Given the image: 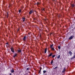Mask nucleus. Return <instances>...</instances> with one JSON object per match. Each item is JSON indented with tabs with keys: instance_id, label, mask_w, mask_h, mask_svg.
<instances>
[{
	"instance_id": "7",
	"label": "nucleus",
	"mask_w": 75,
	"mask_h": 75,
	"mask_svg": "<svg viewBox=\"0 0 75 75\" xmlns=\"http://www.w3.org/2000/svg\"><path fill=\"white\" fill-rule=\"evenodd\" d=\"M47 48H46L45 50V53H46L47 52Z\"/></svg>"
},
{
	"instance_id": "16",
	"label": "nucleus",
	"mask_w": 75,
	"mask_h": 75,
	"mask_svg": "<svg viewBox=\"0 0 75 75\" xmlns=\"http://www.w3.org/2000/svg\"><path fill=\"white\" fill-rule=\"evenodd\" d=\"M43 72L44 74H45V73L46 72V71L45 70H44L43 71Z\"/></svg>"
},
{
	"instance_id": "19",
	"label": "nucleus",
	"mask_w": 75,
	"mask_h": 75,
	"mask_svg": "<svg viewBox=\"0 0 75 75\" xmlns=\"http://www.w3.org/2000/svg\"><path fill=\"white\" fill-rule=\"evenodd\" d=\"M53 63V60H52L51 62V64H52Z\"/></svg>"
},
{
	"instance_id": "6",
	"label": "nucleus",
	"mask_w": 75,
	"mask_h": 75,
	"mask_svg": "<svg viewBox=\"0 0 75 75\" xmlns=\"http://www.w3.org/2000/svg\"><path fill=\"white\" fill-rule=\"evenodd\" d=\"M33 10H31L30 11L29 13L30 14H31V13H33Z\"/></svg>"
},
{
	"instance_id": "11",
	"label": "nucleus",
	"mask_w": 75,
	"mask_h": 75,
	"mask_svg": "<svg viewBox=\"0 0 75 75\" xmlns=\"http://www.w3.org/2000/svg\"><path fill=\"white\" fill-rule=\"evenodd\" d=\"M26 38V37L25 36V37L24 38L23 40L24 41H25V39Z\"/></svg>"
},
{
	"instance_id": "1",
	"label": "nucleus",
	"mask_w": 75,
	"mask_h": 75,
	"mask_svg": "<svg viewBox=\"0 0 75 75\" xmlns=\"http://www.w3.org/2000/svg\"><path fill=\"white\" fill-rule=\"evenodd\" d=\"M66 70V69H65V67H64L63 71H62V73H64V72H65V71Z\"/></svg>"
},
{
	"instance_id": "22",
	"label": "nucleus",
	"mask_w": 75,
	"mask_h": 75,
	"mask_svg": "<svg viewBox=\"0 0 75 75\" xmlns=\"http://www.w3.org/2000/svg\"><path fill=\"white\" fill-rule=\"evenodd\" d=\"M55 57V55H54L52 56V58H54V57Z\"/></svg>"
},
{
	"instance_id": "33",
	"label": "nucleus",
	"mask_w": 75,
	"mask_h": 75,
	"mask_svg": "<svg viewBox=\"0 0 75 75\" xmlns=\"http://www.w3.org/2000/svg\"><path fill=\"white\" fill-rule=\"evenodd\" d=\"M6 44H8V43H6Z\"/></svg>"
},
{
	"instance_id": "2",
	"label": "nucleus",
	"mask_w": 75,
	"mask_h": 75,
	"mask_svg": "<svg viewBox=\"0 0 75 75\" xmlns=\"http://www.w3.org/2000/svg\"><path fill=\"white\" fill-rule=\"evenodd\" d=\"M11 51L12 52H14V49H13V48H11Z\"/></svg>"
},
{
	"instance_id": "29",
	"label": "nucleus",
	"mask_w": 75,
	"mask_h": 75,
	"mask_svg": "<svg viewBox=\"0 0 75 75\" xmlns=\"http://www.w3.org/2000/svg\"><path fill=\"white\" fill-rule=\"evenodd\" d=\"M9 75H11V73H10Z\"/></svg>"
},
{
	"instance_id": "14",
	"label": "nucleus",
	"mask_w": 75,
	"mask_h": 75,
	"mask_svg": "<svg viewBox=\"0 0 75 75\" xmlns=\"http://www.w3.org/2000/svg\"><path fill=\"white\" fill-rule=\"evenodd\" d=\"M51 49H52V50L53 51H55V50L54 49V47H52V48H51Z\"/></svg>"
},
{
	"instance_id": "20",
	"label": "nucleus",
	"mask_w": 75,
	"mask_h": 75,
	"mask_svg": "<svg viewBox=\"0 0 75 75\" xmlns=\"http://www.w3.org/2000/svg\"><path fill=\"white\" fill-rule=\"evenodd\" d=\"M60 55H59L57 57V58H60Z\"/></svg>"
},
{
	"instance_id": "21",
	"label": "nucleus",
	"mask_w": 75,
	"mask_h": 75,
	"mask_svg": "<svg viewBox=\"0 0 75 75\" xmlns=\"http://www.w3.org/2000/svg\"><path fill=\"white\" fill-rule=\"evenodd\" d=\"M16 56H17V54H15V55L13 56V58H14L15 57H16Z\"/></svg>"
},
{
	"instance_id": "28",
	"label": "nucleus",
	"mask_w": 75,
	"mask_h": 75,
	"mask_svg": "<svg viewBox=\"0 0 75 75\" xmlns=\"http://www.w3.org/2000/svg\"><path fill=\"white\" fill-rule=\"evenodd\" d=\"M8 15H7L6 17H8Z\"/></svg>"
},
{
	"instance_id": "3",
	"label": "nucleus",
	"mask_w": 75,
	"mask_h": 75,
	"mask_svg": "<svg viewBox=\"0 0 75 75\" xmlns=\"http://www.w3.org/2000/svg\"><path fill=\"white\" fill-rule=\"evenodd\" d=\"M18 52H21V50L20 49H18Z\"/></svg>"
},
{
	"instance_id": "12",
	"label": "nucleus",
	"mask_w": 75,
	"mask_h": 75,
	"mask_svg": "<svg viewBox=\"0 0 75 75\" xmlns=\"http://www.w3.org/2000/svg\"><path fill=\"white\" fill-rule=\"evenodd\" d=\"M51 56H52V53L50 54V55H49V57H51Z\"/></svg>"
},
{
	"instance_id": "24",
	"label": "nucleus",
	"mask_w": 75,
	"mask_h": 75,
	"mask_svg": "<svg viewBox=\"0 0 75 75\" xmlns=\"http://www.w3.org/2000/svg\"><path fill=\"white\" fill-rule=\"evenodd\" d=\"M58 68L57 67H55L54 68V69H56L57 68Z\"/></svg>"
},
{
	"instance_id": "8",
	"label": "nucleus",
	"mask_w": 75,
	"mask_h": 75,
	"mask_svg": "<svg viewBox=\"0 0 75 75\" xmlns=\"http://www.w3.org/2000/svg\"><path fill=\"white\" fill-rule=\"evenodd\" d=\"M73 38V37L71 36V37H70L69 38V39L70 40H71V39H72Z\"/></svg>"
},
{
	"instance_id": "18",
	"label": "nucleus",
	"mask_w": 75,
	"mask_h": 75,
	"mask_svg": "<svg viewBox=\"0 0 75 75\" xmlns=\"http://www.w3.org/2000/svg\"><path fill=\"white\" fill-rule=\"evenodd\" d=\"M30 68H28L27 69V70L28 71V70H30Z\"/></svg>"
},
{
	"instance_id": "32",
	"label": "nucleus",
	"mask_w": 75,
	"mask_h": 75,
	"mask_svg": "<svg viewBox=\"0 0 75 75\" xmlns=\"http://www.w3.org/2000/svg\"><path fill=\"white\" fill-rule=\"evenodd\" d=\"M25 21V20H24V19H23V21Z\"/></svg>"
},
{
	"instance_id": "17",
	"label": "nucleus",
	"mask_w": 75,
	"mask_h": 75,
	"mask_svg": "<svg viewBox=\"0 0 75 75\" xmlns=\"http://www.w3.org/2000/svg\"><path fill=\"white\" fill-rule=\"evenodd\" d=\"M40 4V3L39 2H37V5H39V4Z\"/></svg>"
},
{
	"instance_id": "9",
	"label": "nucleus",
	"mask_w": 75,
	"mask_h": 75,
	"mask_svg": "<svg viewBox=\"0 0 75 75\" xmlns=\"http://www.w3.org/2000/svg\"><path fill=\"white\" fill-rule=\"evenodd\" d=\"M14 72V70H13V69H12L11 70V72L12 73H13Z\"/></svg>"
},
{
	"instance_id": "34",
	"label": "nucleus",
	"mask_w": 75,
	"mask_h": 75,
	"mask_svg": "<svg viewBox=\"0 0 75 75\" xmlns=\"http://www.w3.org/2000/svg\"><path fill=\"white\" fill-rule=\"evenodd\" d=\"M53 0V1H55V0Z\"/></svg>"
},
{
	"instance_id": "30",
	"label": "nucleus",
	"mask_w": 75,
	"mask_h": 75,
	"mask_svg": "<svg viewBox=\"0 0 75 75\" xmlns=\"http://www.w3.org/2000/svg\"><path fill=\"white\" fill-rule=\"evenodd\" d=\"M23 20H24V19H25V18H23Z\"/></svg>"
},
{
	"instance_id": "10",
	"label": "nucleus",
	"mask_w": 75,
	"mask_h": 75,
	"mask_svg": "<svg viewBox=\"0 0 75 75\" xmlns=\"http://www.w3.org/2000/svg\"><path fill=\"white\" fill-rule=\"evenodd\" d=\"M75 58V55H74L73 57H72L71 58V59H73L74 58Z\"/></svg>"
},
{
	"instance_id": "26",
	"label": "nucleus",
	"mask_w": 75,
	"mask_h": 75,
	"mask_svg": "<svg viewBox=\"0 0 75 75\" xmlns=\"http://www.w3.org/2000/svg\"><path fill=\"white\" fill-rule=\"evenodd\" d=\"M28 34H29V35H30L31 34V33H29Z\"/></svg>"
},
{
	"instance_id": "15",
	"label": "nucleus",
	"mask_w": 75,
	"mask_h": 75,
	"mask_svg": "<svg viewBox=\"0 0 75 75\" xmlns=\"http://www.w3.org/2000/svg\"><path fill=\"white\" fill-rule=\"evenodd\" d=\"M52 47H53V44L52 45H50V48H52Z\"/></svg>"
},
{
	"instance_id": "13",
	"label": "nucleus",
	"mask_w": 75,
	"mask_h": 75,
	"mask_svg": "<svg viewBox=\"0 0 75 75\" xmlns=\"http://www.w3.org/2000/svg\"><path fill=\"white\" fill-rule=\"evenodd\" d=\"M74 4H72L71 5V6L72 7H74Z\"/></svg>"
},
{
	"instance_id": "23",
	"label": "nucleus",
	"mask_w": 75,
	"mask_h": 75,
	"mask_svg": "<svg viewBox=\"0 0 75 75\" xmlns=\"http://www.w3.org/2000/svg\"><path fill=\"white\" fill-rule=\"evenodd\" d=\"M58 49H60V48H61V47L59 46L58 47Z\"/></svg>"
},
{
	"instance_id": "5",
	"label": "nucleus",
	"mask_w": 75,
	"mask_h": 75,
	"mask_svg": "<svg viewBox=\"0 0 75 75\" xmlns=\"http://www.w3.org/2000/svg\"><path fill=\"white\" fill-rule=\"evenodd\" d=\"M42 69V68L41 67H40V70H39V71L38 72L39 74H40V72H41V71Z\"/></svg>"
},
{
	"instance_id": "25",
	"label": "nucleus",
	"mask_w": 75,
	"mask_h": 75,
	"mask_svg": "<svg viewBox=\"0 0 75 75\" xmlns=\"http://www.w3.org/2000/svg\"><path fill=\"white\" fill-rule=\"evenodd\" d=\"M19 13H21V9L19 10Z\"/></svg>"
},
{
	"instance_id": "31",
	"label": "nucleus",
	"mask_w": 75,
	"mask_h": 75,
	"mask_svg": "<svg viewBox=\"0 0 75 75\" xmlns=\"http://www.w3.org/2000/svg\"><path fill=\"white\" fill-rule=\"evenodd\" d=\"M42 10H43V11H44V8H43V9H42Z\"/></svg>"
},
{
	"instance_id": "27",
	"label": "nucleus",
	"mask_w": 75,
	"mask_h": 75,
	"mask_svg": "<svg viewBox=\"0 0 75 75\" xmlns=\"http://www.w3.org/2000/svg\"><path fill=\"white\" fill-rule=\"evenodd\" d=\"M7 15H8V12H7Z\"/></svg>"
},
{
	"instance_id": "4",
	"label": "nucleus",
	"mask_w": 75,
	"mask_h": 75,
	"mask_svg": "<svg viewBox=\"0 0 75 75\" xmlns=\"http://www.w3.org/2000/svg\"><path fill=\"white\" fill-rule=\"evenodd\" d=\"M69 54H70L71 56V55H72V52L71 51H70L69 52Z\"/></svg>"
}]
</instances>
